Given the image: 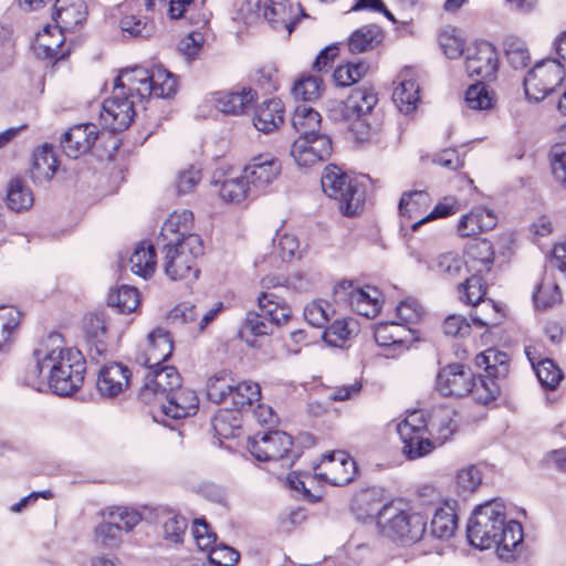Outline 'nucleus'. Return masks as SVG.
Instances as JSON below:
<instances>
[{"label": "nucleus", "mask_w": 566, "mask_h": 566, "mask_svg": "<svg viewBox=\"0 0 566 566\" xmlns=\"http://www.w3.org/2000/svg\"><path fill=\"white\" fill-rule=\"evenodd\" d=\"M105 518H108L120 532H130L142 521V514L132 507L115 506L108 509L104 513Z\"/></svg>", "instance_id": "603ef678"}, {"label": "nucleus", "mask_w": 566, "mask_h": 566, "mask_svg": "<svg viewBox=\"0 0 566 566\" xmlns=\"http://www.w3.org/2000/svg\"><path fill=\"white\" fill-rule=\"evenodd\" d=\"M258 97L256 91L249 86H235L229 91L211 93L207 101L224 115L240 116L251 108Z\"/></svg>", "instance_id": "6ab92c4d"}, {"label": "nucleus", "mask_w": 566, "mask_h": 566, "mask_svg": "<svg viewBox=\"0 0 566 566\" xmlns=\"http://www.w3.org/2000/svg\"><path fill=\"white\" fill-rule=\"evenodd\" d=\"M114 85L125 90L129 97L139 102L149 97L168 98L175 95L177 90L175 76L161 66H134L123 70L115 78Z\"/></svg>", "instance_id": "39448f33"}, {"label": "nucleus", "mask_w": 566, "mask_h": 566, "mask_svg": "<svg viewBox=\"0 0 566 566\" xmlns=\"http://www.w3.org/2000/svg\"><path fill=\"white\" fill-rule=\"evenodd\" d=\"M458 528V515L453 504L446 502L434 510L430 523L431 535L439 539L451 538Z\"/></svg>", "instance_id": "2f4dec72"}, {"label": "nucleus", "mask_w": 566, "mask_h": 566, "mask_svg": "<svg viewBox=\"0 0 566 566\" xmlns=\"http://www.w3.org/2000/svg\"><path fill=\"white\" fill-rule=\"evenodd\" d=\"M376 343L381 347L407 348L411 339V329L402 323L381 322L374 329Z\"/></svg>", "instance_id": "7c9ffc66"}, {"label": "nucleus", "mask_w": 566, "mask_h": 566, "mask_svg": "<svg viewBox=\"0 0 566 566\" xmlns=\"http://www.w3.org/2000/svg\"><path fill=\"white\" fill-rule=\"evenodd\" d=\"M284 122V106L281 99L271 98L261 103L253 115L254 127L264 134L276 130Z\"/></svg>", "instance_id": "c85d7f7f"}, {"label": "nucleus", "mask_w": 566, "mask_h": 566, "mask_svg": "<svg viewBox=\"0 0 566 566\" xmlns=\"http://www.w3.org/2000/svg\"><path fill=\"white\" fill-rule=\"evenodd\" d=\"M419 85L412 78L409 70L398 75L397 85L392 92V101L399 112L409 114L417 108L419 102Z\"/></svg>", "instance_id": "c756f323"}, {"label": "nucleus", "mask_w": 566, "mask_h": 566, "mask_svg": "<svg viewBox=\"0 0 566 566\" xmlns=\"http://www.w3.org/2000/svg\"><path fill=\"white\" fill-rule=\"evenodd\" d=\"M108 518L99 523L94 531L95 542L101 546L114 548L119 546L123 541L122 532Z\"/></svg>", "instance_id": "69168bd1"}, {"label": "nucleus", "mask_w": 566, "mask_h": 566, "mask_svg": "<svg viewBox=\"0 0 566 566\" xmlns=\"http://www.w3.org/2000/svg\"><path fill=\"white\" fill-rule=\"evenodd\" d=\"M470 544L481 551L494 547L497 556L506 562L515 558L522 542V525L506 521L505 506L499 501L478 506L467 527Z\"/></svg>", "instance_id": "f03ea898"}, {"label": "nucleus", "mask_w": 566, "mask_h": 566, "mask_svg": "<svg viewBox=\"0 0 566 566\" xmlns=\"http://www.w3.org/2000/svg\"><path fill=\"white\" fill-rule=\"evenodd\" d=\"M181 386V377L172 366H166L148 373L145 382L140 389L142 399L147 402H158L167 400V396L174 394Z\"/></svg>", "instance_id": "2eb2a0df"}, {"label": "nucleus", "mask_w": 566, "mask_h": 566, "mask_svg": "<svg viewBox=\"0 0 566 566\" xmlns=\"http://www.w3.org/2000/svg\"><path fill=\"white\" fill-rule=\"evenodd\" d=\"M537 308H548L562 302V293L558 285L553 281L543 280L533 294Z\"/></svg>", "instance_id": "4d7b16f0"}, {"label": "nucleus", "mask_w": 566, "mask_h": 566, "mask_svg": "<svg viewBox=\"0 0 566 566\" xmlns=\"http://www.w3.org/2000/svg\"><path fill=\"white\" fill-rule=\"evenodd\" d=\"M465 265L469 271L475 274L488 273L494 261V251L492 243L488 240H481L472 243L467 251Z\"/></svg>", "instance_id": "c9c22d12"}, {"label": "nucleus", "mask_w": 566, "mask_h": 566, "mask_svg": "<svg viewBox=\"0 0 566 566\" xmlns=\"http://www.w3.org/2000/svg\"><path fill=\"white\" fill-rule=\"evenodd\" d=\"M259 310L276 326L286 323L292 314L291 307L273 293H262L259 298Z\"/></svg>", "instance_id": "ea45409f"}, {"label": "nucleus", "mask_w": 566, "mask_h": 566, "mask_svg": "<svg viewBox=\"0 0 566 566\" xmlns=\"http://www.w3.org/2000/svg\"><path fill=\"white\" fill-rule=\"evenodd\" d=\"M483 473L480 467L471 464L460 469L455 475V486L459 495L474 493L482 484Z\"/></svg>", "instance_id": "09e8293b"}, {"label": "nucleus", "mask_w": 566, "mask_h": 566, "mask_svg": "<svg viewBox=\"0 0 566 566\" xmlns=\"http://www.w3.org/2000/svg\"><path fill=\"white\" fill-rule=\"evenodd\" d=\"M57 25H46L35 36L34 51L43 59L60 60L66 52L63 50L65 35Z\"/></svg>", "instance_id": "cd10ccee"}, {"label": "nucleus", "mask_w": 566, "mask_h": 566, "mask_svg": "<svg viewBox=\"0 0 566 566\" xmlns=\"http://www.w3.org/2000/svg\"><path fill=\"white\" fill-rule=\"evenodd\" d=\"M140 303L139 292L137 289L123 285L108 295V304L118 308L120 313H132L136 311Z\"/></svg>", "instance_id": "8fccbe9b"}, {"label": "nucleus", "mask_w": 566, "mask_h": 566, "mask_svg": "<svg viewBox=\"0 0 566 566\" xmlns=\"http://www.w3.org/2000/svg\"><path fill=\"white\" fill-rule=\"evenodd\" d=\"M465 103L469 108L486 111L493 107L494 98L482 82L469 86L465 92Z\"/></svg>", "instance_id": "6e6d98bb"}, {"label": "nucleus", "mask_w": 566, "mask_h": 566, "mask_svg": "<svg viewBox=\"0 0 566 566\" xmlns=\"http://www.w3.org/2000/svg\"><path fill=\"white\" fill-rule=\"evenodd\" d=\"M504 48L509 62L514 69H521L530 62V53L525 43L514 36L510 35L504 40Z\"/></svg>", "instance_id": "680f3d73"}, {"label": "nucleus", "mask_w": 566, "mask_h": 566, "mask_svg": "<svg viewBox=\"0 0 566 566\" xmlns=\"http://www.w3.org/2000/svg\"><path fill=\"white\" fill-rule=\"evenodd\" d=\"M497 223L494 211L485 207H475L459 220L457 232L461 238L478 235L492 230Z\"/></svg>", "instance_id": "bb28decb"}, {"label": "nucleus", "mask_w": 566, "mask_h": 566, "mask_svg": "<svg viewBox=\"0 0 566 566\" xmlns=\"http://www.w3.org/2000/svg\"><path fill=\"white\" fill-rule=\"evenodd\" d=\"M475 365L483 368L488 376L499 377L507 371V356L496 349L490 348L475 356Z\"/></svg>", "instance_id": "c03bdc74"}, {"label": "nucleus", "mask_w": 566, "mask_h": 566, "mask_svg": "<svg viewBox=\"0 0 566 566\" xmlns=\"http://www.w3.org/2000/svg\"><path fill=\"white\" fill-rule=\"evenodd\" d=\"M57 169V159L49 144L38 147L33 153L31 177L34 182H45L53 178Z\"/></svg>", "instance_id": "473e14b6"}, {"label": "nucleus", "mask_w": 566, "mask_h": 566, "mask_svg": "<svg viewBox=\"0 0 566 566\" xmlns=\"http://www.w3.org/2000/svg\"><path fill=\"white\" fill-rule=\"evenodd\" d=\"M130 376V370L123 364L105 365L98 373L97 390L103 397H117L128 388Z\"/></svg>", "instance_id": "b1692460"}, {"label": "nucleus", "mask_w": 566, "mask_h": 566, "mask_svg": "<svg viewBox=\"0 0 566 566\" xmlns=\"http://www.w3.org/2000/svg\"><path fill=\"white\" fill-rule=\"evenodd\" d=\"M172 350L174 342L170 334L163 328H156L148 334L137 359L142 365L151 369L166 361Z\"/></svg>", "instance_id": "4be33fe9"}, {"label": "nucleus", "mask_w": 566, "mask_h": 566, "mask_svg": "<svg viewBox=\"0 0 566 566\" xmlns=\"http://www.w3.org/2000/svg\"><path fill=\"white\" fill-rule=\"evenodd\" d=\"M187 528V521L184 516L168 512L163 517V536L170 543H179Z\"/></svg>", "instance_id": "0e129e2a"}, {"label": "nucleus", "mask_w": 566, "mask_h": 566, "mask_svg": "<svg viewBox=\"0 0 566 566\" xmlns=\"http://www.w3.org/2000/svg\"><path fill=\"white\" fill-rule=\"evenodd\" d=\"M381 40L380 31L375 25H367L356 30L348 40L352 53H361L374 49Z\"/></svg>", "instance_id": "de8ad7c7"}, {"label": "nucleus", "mask_w": 566, "mask_h": 566, "mask_svg": "<svg viewBox=\"0 0 566 566\" xmlns=\"http://www.w3.org/2000/svg\"><path fill=\"white\" fill-rule=\"evenodd\" d=\"M368 71V65L365 62L347 63L346 65L338 66L333 74L337 85L349 86L360 78H363Z\"/></svg>", "instance_id": "052dcab7"}, {"label": "nucleus", "mask_w": 566, "mask_h": 566, "mask_svg": "<svg viewBox=\"0 0 566 566\" xmlns=\"http://www.w3.org/2000/svg\"><path fill=\"white\" fill-rule=\"evenodd\" d=\"M261 398V387L259 384L244 380L233 385L229 400L232 406L238 410L247 407H252Z\"/></svg>", "instance_id": "79ce46f5"}, {"label": "nucleus", "mask_w": 566, "mask_h": 566, "mask_svg": "<svg viewBox=\"0 0 566 566\" xmlns=\"http://www.w3.org/2000/svg\"><path fill=\"white\" fill-rule=\"evenodd\" d=\"M565 70L559 61L546 59L535 64L524 78V91L528 99L543 101L564 81Z\"/></svg>", "instance_id": "9d476101"}, {"label": "nucleus", "mask_w": 566, "mask_h": 566, "mask_svg": "<svg viewBox=\"0 0 566 566\" xmlns=\"http://www.w3.org/2000/svg\"><path fill=\"white\" fill-rule=\"evenodd\" d=\"M192 1L193 0H170L168 14L170 19L186 18L190 23L198 25V28H203L208 24L211 13L201 4L198 14H192L189 9Z\"/></svg>", "instance_id": "a18cd8bd"}, {"label": "nucleus", "mask_w": 566, "mask_h": 566, "mask_svg": "<svg viewBox=\"0 0 566 566\" xmlns=\"http://www.w3.org/2000/svg\"><path fill=\"white\" fill-rule=\"evenodd\" d=\"M431 205V198L423 190L405 192L399 201V213L402 219L415 222L426 216Z\"/></svg>", "instance_id": "f704fd0d"}, {"label": "nucleus", "mask_w": 566, "mask_h": 566, "mask_svg": "<svg viewBox=\"0 0 566 566\" xmlns=\"http://www.w3.org/2000/svg\"><path fill=\"white\" fill-rule=\"evenodd\" d=\"M397 433L402 442V452L409 460L422 458L443 444L454 432L453 411L439 408L429 417L422 410L408 412L397 424Z\"/></svg>", "instance_id": "7ed1b4c3"}, {"label": "nucleus", "mask_w": 566, "mask_h": 566, "mask_svg": "<svg viewBox=\"0 0 566 566\" xmlns=\"http://www.w3.org/2000/svg\"><path fill=\"white\" fill-rule=\"evenodd\" d=\"M233 379L226 371L218 373L209 378L207 384V395L209 399L216 403L226 402L229 400Z\"/></svg>", "instance_id": "3c124183"}, {"label": "nucleus", "mask_w": 566, "mask_h": 566, "mask_svg": "<svg viewBox=\"0 0 566 566\" xmlns=\"http://www.w3.org/2000/svg\"><path fill=\"white\" fill-rule=\"evenodd\" d=\"M192 223L193 214L190 210L184 209L180 211H174L165 220L158 241H169L171 238L176 241L177 238L187 237Z\"/></svg>", "instance_id": "e433bc0d"}, {"label": "nucleus", "mask_w": 566, "mask_h": 566, "mask_svg": "<svg viewBox=\"0 0 566 566\" xmlns=\"http://www.w3.org/2000/svg\"><path fill=\"white\" fill-rule=\"evenodd\" d=\"M323 191L339 205L348 217L357 214L365 201V187L336 166H327L321 179Z\"/></svg>", "instance_id": "6e6552de"}, {"label": "nucleus", "mask_w": 566, "mask_h": 566, "mask_svg": "<svg viewBox=\"0 0 566 566\" xmlns=\"http://www.w3.org/2000/svg\"><path fill=\"white\" fill-rule=\"evenodd\" d=\"M356 463L345 451H333L323 455L314 467V475L332 485H344L353 481Z\"/></svg>", "instance_id": "4468645a"}, {"label": "nucleus", "mask_w": 566, "mask_h": 566, "mask_svg": "<svg viewBox=\"0 0 566 566\" xmlns=\"http://www.w3.org/2000/svg\"><path fill=\"white\" fill-rule=\"evenodd\" d=\"M322 117L317 111L302 103L295 107L292 124L300 136L323 135L319 133Z\"/></svg>", "instance_id": "58836bf2"}, {"label": "nucleus", "mask_w": 566, "mask_h": 566, "mask_svg": "<svg viewBox=\"0 0 566 566\" xmlns=\"http://www.w3.org/2000/svg\"><path fill=\"white\" fill-rule=\"evenodd\" d=\"M381 293L375 286H354L350 282L340 283L335 290L337 300L346 298L353 311L361 316L373 318L381 307Z\"/></svg>", "instance_id": "ddd939ff"}, {"label": "nucleus", "mask_w": 566, "mask_h": 566, "mask_svg": "<svg viewBox=\"0 0 566 566\" xmlns=\"http://www.w3.org/2000/svg\"><path fill=\"white\" fill-rule=\"evenodd\" d=\"M358 332L354 318L336 319L324 331L323 338L326 344L333 347H343L346 340L350 339Z\"/></svg>", "instance_id": "a19ab883"}, {"label": "nucleus", "mask_w": 566, "mask_h": 566, "mask_svg": "<svg viewBox=\"0 0 566 566\" xmlns=\"http://www.w3.org/2000/svg\"><path fill=\"white\" fill-rule=\"evenodd\" d=\"M163 242L164 262L166 275L174 281L197 280L199 269L197 261L203 255L205 247L201 237L190 233L184 238H174Z\"/></svg>", "instance_id": "0eeeda50"}, {"label": "nucleus", "mask_w": 566, "mask_h": 566, "mask_svg": "<svg viewBox=\"0 0 566 566\" xmlns=\"http://www.w3.org/2000/svg\"><path fill=\"white\" fill-rule=\"evenodd\" d=\"M486 289L481 274L471 275L459 286L461 301L473 306L483 302L482 308L471 315L473 323L481 327L496 324L495 318L490 316V314L495 315L497 313L496 306L491 300L483 301Z\"/></svg>", "instance_id": "dca6fc26"}, {"label": "nucleus", "mask_w": 566, "mask_h": 566, "mask_svg": "<svg viewBox=\"0 0 566 566\" xmlns=\"http://www.w3.org/2000/svg\"><path fill=\"white\" fill-rule=\"evenodd\" d=\"M273 242L275 251L283 261L301 258L302 249L296 235L291 233H277Z\"/></svg>", "instance_id": "338daca9"}, {"label": "nucleus", "mask_w": 566, "mask_h": 566, "mask_svg": "<svg viewBox=\"0 0 566 566\" xmlns=\"http://www.w3.org/2000/svg\"><path fill=\"white\" fill-rule=\"evenodd\" d=\"M84 374L82 353L65 347L61 336L54 334L33 350V365L27 370L25 382L38 391L50 388L59 396H71L83 385Z\"/></svg>", "instance_id": "f257e3e1"}, {"label": "nucleus", "mask_w": 566, "mask_h": 566, "mask_svg": "<svg viewBox=\"0 0 566 566\" xmlns=\"http://www.w3.org/2000/svg\"><path fill=\"white\" fill-rule=\"evenodd\" d=\"M199 399L196 392L181 386L166 401H161L160 409L163 413L171 419H182L197 413Z\"/></svg>", "instance_id": "a878e982"}, {"label": "nucleus", "mask_w": 566, "mask_h": 566, "mask_svg": "<svg viewBox=\"0 0 566 566\" xmlns=\"http://www.w3.org/2000/svg\"><path fill=\"white\" fill-rule=\"evenodd\" d=\"M247 24L254 23L261 15L276 31H284L290 35L300 15H304L302 8L294 6L290 0H247L241 9Z\"/></svg>", "instance_id": "1a4fd4ad"}, {"label": "nucleus", "mask_w": 566, "mask_h": 566, "mask_svg": "<svg viewBox=\"0 0 566 566\" xmlns=\"http://www.w3.org/2000/svg\"><path fill=\"white\" fill-rule=\"evenodd\" d=\"M219 198L227 203H240L250 195H253L245 178L240 176H227L222 180L213 182Z\"/></svg>", "instance_id": "72a5a7b5"}, {"label": "nucleus", "mask_w": 566, "mask_h": 566, "mask_svg": "<svg viewBox=\"0 0 566 566\" xmlns=\"http://www.w3.org/2000/svg\"><path fill=\"white\" fill-rule=\"evenodd\" d=\"M135 103L125 90L114 85L112 96L102 105L101 125L114 133L128 128L135 116Z\"/></svg>", "instance_id": "9b49d317"}, {"label": "nucleus", "mask_w": 566, "mask_h": 566, "mask_svg": "<svg viewBox=\"0 0 566 566\" xmlns=\"http://www.w3.org/2000/svg\"><path fill=\"white\" fill-rule=\"evenodd\" d=\"M332 305L323 300L313 301L304 308V317L308 324L322 328L329 321L333 313Z\"/></svg>", "instance_id": "e2e57ef3"}, {"label": "nucleus", "mask_w": 566, "mask_h": 566, "mask_svg": "<svg viewBox=\"0 0 566 566\" xmlns=\"http://www.w3.org/2000/svg\"><path fill=\"white\" fill-rule=\"evenodd\" d=\"M96 125L92 123L71 127L61 139V147L70 158H78L86 154L97 139Z\"/></svg>", "instance_id": "5701e85b"}, {"label": "nucleus", "mask_w": 566, "mask_h": 566, "mask_svg": "<svg viewBox=\"0 0 566 566\" xmlns=\"http://www.w3.org/2000/svg\"><path fill=\"white\" fill-rule=\"evenodd\" d=\"M499 59L495 48L486 42L475 43L469 49L465 57V71L470 77L480 80H493L497 71Z\"/></svg>", "instance_id": "aec40b11"}, {"label": "nucleus", "mask_w": 566, "mask_h": 566, "mask_svg": "<svg viewBox=\"0 0 566 566\" xmlns=\"http://www.w3.org/2000/svg\"><path fill=\"white\" fill-rule=\"evenodd\" d=\"M130 271L143 277H150L156 269V251L151 244H137L128 261Z\"/></svg>", "instance_id": "4c0bfd02"}, {"label": "nucleus", "mask_w": 566, "mask_h": 566, "mask_svg": "<svg viewBox=\"0 0 566 566\" xmlns=\"http://www.w3.org/2000/svg\"><path fill=\"white\" fill-rule=\"evenodd\" d=\"M292 446L290 434L275 430L253 437L249 442V450L259 461H276L287 457Z\"/></svg>", "instance_id": "a211bd4d"}, {"label": "nucleus", "mask_w": 566, "mask_h": 566, "mask_svg": "<svg viewBox=\"0 0 566 566\" xmlns=\"http://www.w3.org/2000/svg\"><path fill=\"white\" fill-rule=\"evenodd\" d=\"M34 202L33 193L20 179L9 182L7 190V206L17 212L29 210Z\"/></svg>", "instance_id": "37998d69"}, {"label": "nucleus", "mask_w": 566, "mask_h": 566, "mask_svg": "<svg viewBox=\"0 0 566 566\" xmlns=\"http://www.w3.org/2000/svg\"><path fill=\"white\" fill-rule=\"evenodd\" d=\"M543 387L555 389L563 379L562 370L549 358L541 359L533 368Z\"/></svg>", "instance_id": "bf43d9fd"}, {"label": "nucleus", "mask_w": 566, "mask_h": 566, "mask_svg": "<svg viewBox=\"0 0 566 566\" xmlns=\"http://www.w3.org/2000/svg\"><path fill=\"white\" fill-rule=\"evenodd\" d=\"M281 171V161L275 156L261 154L250 159L242 175L253 195H256L265 191L277 179Z\"/></svg>", "instance_id": "f8f14e48"}, {"label": "nucleus", "mask_w": 566, "mask_h": 566, "mask_svg": "<svg viewBox=\"0 0 566 566\" xmlns=\"http://www.w3.org/2000/svg\"><path fill=\"white\" fill-rule=\"evenodd\" d=\"M465 36L457 28L447 27L439 33V44L448 59H458L464 52Z\"/></svg>", "instance_id": "49530a36"}, {"label": "nucleus", "mask_w": 566, "mask_h": 566, "mask_svg": "<svg viewBox=\"0 0 566 566\" xmlns=\"http://www.w3.org/2000/svg\"><path fill=\"white\" fill-rule=\"evenodd\" d=\"M85 335L88 343L94 347L97 355H102L106 350L104 342L106 326L102 316H91L84 325Z\"/></svg>", "instance_id": "13d9d810"}, {"label": "nucleus", "mask_w": 566, "mask_h": 566, "mask_svg": "<svg viewBox=\"0 0 566 566\" xmlns=\"http://www.w3.org/2000/svg\"><path fill=\"white\" fill-rule=\"evenodd\" d=\"M376 524L379 533L400 544L419 542L427 528V518L400 502H390L377 512Z\"/></svg>", "instance_id": "423d86ee"}, {"label": "nucleus", "mask_w": 566, "mask_h": 566, "mask_svg": "<svg viewBox=\"0 0 566 566\" xmlns=\"http://www.w3.org/2000/svg\"><path fill=\"white\" fill-rule=\"evenodd\" d=\"M86 6L84 0H55L52 19L63 31H74L86 20Z\"/></svg>", "instance_id": "393cba45"}, {"label": "nucleus", "mask_w": 566, "mask_h": 566, "mask_svg": "<svg viewBox=\"0 0 566 566\" xmlns=\"http://www.w3.org/2000/svg\"><path fill=\"white\" fill-rule=\"evenodd\" d=\"M332 154V140L327 135H303L291 146V156L301 167L316 165L328 159Z\"/></svg>", "instance_id": "f3484780"}, {"label": "nucleus", "mask_w": 566, "mask_h": 566, "mask_svg": "<svg viewBox=\"0 0 566 566\" xmlns=\"http://www.w3.org/2000/svg\"><path fill=\"white\" fill-rule=\"evenodd\" d=\"M321 93L322 80L315 75L302 76L292 88L294 98L303 103L316 101Z\"/></svg>", "instance_id": "864d4df0"}, {"label": "nucleus", "mask_w": 566, "mask_h": 566, "mask_svg": "<svg viewBox=\"0 0 566 566\" xmlns=\"http://www.w3.org/2000/svg\"><path fill=\"white\" fill-rule=\"evenodd\" d=\"M473 374L460 364H451L442 368L436 388L446 397H463L472 390Z\"/></svg>", "instance_id": "412c9836"}, {"label": "nucleus", "mask_w": 566, "mask_h": 566, "mask_svg": "<svg viewBox=\"0 0 566 566\" xmlns=\"http://www.w3.org/2000/svg\"><path fill=\"white\" fill-rule=\"evenodd\" d=\"M212 427L217 434L223 438H229L234 434V431L241 427V415L237 409L234 410H220L212 418Z\"/></svg>", "instance_id": "5fc2aeb1"}, {"label": "nucleus", "mask_w": 566, "mask_h": 566, "mask_svg": "<svg viewBox=\"0 0 566 566\" xmlns=\"http://www.w3.org/2000/svg\"><path fill=\"white\" fill-rule=\"evenodd\" d=\"M378 103L377 94L370 88H357L345 101H331L327 116L344 123L358 142H367L376 132L371 111Z\"/></svg>", "instance_id": "20e7f679"}, {"label": "nucleus", "mask_w": 566, "mask_h": 566, "mask_svg": "<svg viewBox=\"0 0 566 566\" xmlns=\"http://www.w3.org/2000/svg\"><path fill=\"white\" fill-rule=\"evenodd\" d=\"M549 164L554 180L566 188V149L555 146L549 153Z\"/></svg>", "instance_id": "774afa93"}]
</instances>
